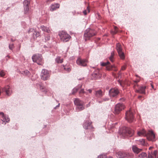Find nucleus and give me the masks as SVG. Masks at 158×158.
I'll return each instance as SVG.
<instances>
[{
	"label": "nucleus",
	"instance_id": "58",
	"mask_svg": "<svg viewBox=\"0 0 158 158\" xmlns=\"http://www.w3.org/2000/svg\"><path fill=\"white\" fill-rule=\"evenodd\" d=\"M42 89H44V87H43V88H42Z\"/></svg>",
	"mask_w": 158,
	"mask_h": 158
},
{
	"label": "nucleus",
	"instance_id": "32",
	"mask_svg": "<svg viewBox=\"0 0 158 158\" xmlns=\"http://www.w3.org/2000/svg\"><path fill=\"white\" fill-rule=\"evenodd\" d=\"M139 156L141 158H147V154L144 152L141 153L139 155Z\"/></svg>",
	"mask_w": 158,
	"mask_h": 158
},
{
	"label": "nucleus",
	"instance_id": "60",
	"mask_svg": "<svg viewBox=\"0 0 158 158\" xmlns=\"http://www.w3.org/2000/svg\"><path fill=\"white\" fill-rule=\"evenodd\" d=\"M7 56L8 57H9V56Z\"/></svg>",
	"mask_w": 158,
	"mask_h": 158
},
{
	"label": "nucleus",
	"instance_id": "11",
	"mask_svg": "<svg viewBox=\"0 0 158 158\" xmlns=\"http://www.w3.org/2000/svg\"><path fill=\"white\" fill-rule=\"evenodd\" d=\"M146 136L149 140L153 141L155 140V135L152 131H149L147 133Z\"/></svg>",
	"mask_w": 158,
	"mask_h": 158
},
{
	"label": "nucleus",
	"instance_id": "33",
	"mask_svg": "<svg viewBox=\"0 0 158 158\" xmlns=\"http://www.w3.org/2000/svg\"><path fill=\"white\" fill-rule=\"evenodd\" d=\"M110 64V62L108 61L106 62H101L100 63L101 65L102 66L106 67L107 65V64Z\"/></svg>",
	"mask_w": 158,
	"mask_h": 158
},
{
	"label": "nucleus",
	"instance_id": "3",
	"mask_svg": "<svg viewBox=\"0 0 158 158\" xmlns=\"http://www.w3.org/2000/svg\"><path fill=\"white\" fill-rule=\"evenodd\" d=\"M32 59L34 62H36L38 64L41 65L43 64L42 55L39 54L33 55Z\"/></svg>",
	"mask_w": 158,
	"mask_h": 158
},
{
	"label": "nucleus",
	"instance_id": "16",
	"mask_svg": "<svg viewBox=\"0 0 158 158\" xmlns=\"http://www.w3.org/2000/svg\"><path fill=\"white\" fill-rule=\"evenodd\" d=\"M0 115L2 116V120L3 122H8L10 120V118H9L8 116L5 115L3 112H0Z\"/></svg>",
	"mask_w": 158,
	"mask_h": 158
},
{
	"label": "nucleus",
	"instance_id": "31",
	"mask_svg": "<svg viewBox=\"0 0 158 158\" xmlns=\"http://www.w3.org/2000/svg\"><path fill=\"white\" fill-rule=\"evenodd\" d=\"M114 51H112L111 52L110 56L109 57V59L112 62H113L114 61Z\"/></svg>",
	"mask_w": 158,
	"mask_h": 158
},
{
	"label": "nucleus",
	"instance_id": "46",
	"mask_svg": "<svg viewBox=\"0 0 158 158\" xmlns=\"http://www.w3.org/2000/svg\"><path fill=\"white\" fill-rule=\"evenodd\" d=\"M124 100H125V99L123 98H121L119 99V101H124Z\"/></svg>",
	"mask_w": 158,
	"mask_h": 158
},
{
	"label": "nucleus",
	"instance_id": "61",
	"mask_svg": "<svg viewBox=\"0 0 158 158\" xmlns=\"http://www.w3.org/2000/svg\"><path fill=\"white\" fill-rule=\"evenodd\" d=\"M88 105H90V103H89Z\"/></svg>",
	"mask_w": 158,
	"mask_h": 158
},
{
	"label": "nucleus",
	"instance_id": "12",
	"mask_svg": "<svg viewBox=\"0 0 158 158\" xmlns=\"http://www.w3.org/2000/svg\"><path fill=\"white\" fill-rule=\"evenodd\" d=\"M2 91L5 92L6 94L8 96H10L11 94V91L10 89V86L7 85L2 89Z\"/></svg>",
	"mask_w": 158,
	"mask_h": 158
},
{
	"label": "nucleus",
	"instance_id": "52",
	"mask_svg": "<svg viewBox=\"0 0 158 158\" xmlns=\"http://www.w3.org/2000/svg\"><path fill=\"white\" fill-rule=\"evenodd\" d=\"M43 92H45V93H46L47 92V90L45 89L43 91Z\"/></svg>",
	"mask_w": 158,
	"mask_h": 158
},
{
	"label": "nucleus",
	"instance_id": "27",
	"mask_svg": "<svg viewBox=\"0 0 158 158\" xmlns=\"http://www.w3.org/2000/svg\"><path fill=\"white\" fill-rule=\"evenodd\" d=\"M136 143L139 145H144L145 144V140L143 139L137 140Z\"/></svg>",
	"mask_w": 158,
	"mask_h": 158
},
{
	"label": "nucleus",
	"instance_id": "53",
	"mask_svg": "<svg viewBox=\"0 0 158 158\" xmlns=\"http://www.w3.org/2000/svg\"><path fill=\"white\" fill-rule=\"evenodd\" d=\"M142 97V96H139L138 97V98H141V97Z\"/></svg>",
	"mask_w": 158,
	"mask_h": 158
},
{
	"label": "nucleus",
	"instance_id": "19",
	"mask_svg": "<svg viewBox=\"0 0 158 158\" xmlns=\"http://www.w3.org/2000/svg\"><path fill=\"white\" fill-rule=\"evenodd\" d=\"M157 150H155L153 152H151L150 153L149 152L148 156V158H158L157 156Z\"/></svg>",
	"mask_w": 158,
	"mask_h": 158
},
{
	"label": "nucleus",
	"instance_id": "55",
	"mask_svg": "<svg viewBox=\"0 0 158 158\" xmlns=\"http://www.w3.org/2000/svg\"><path fill=\"white\" fill-rule=\"evenodd\" d=\"M151 86L152 88H153V85L151 84Z\"/></svg>",
	"mask_w": 158,
	"mask_h": 158
},
{
	"label": "nucleus",
	"instance_id": "29",
	"mask_svg": "<svg viewBox=\"0 0 158 158\" xmlns=\"http://www.w3.org/2000/svg\"><path fill=\"white\" fill-rule=\"evenodd\" d=\"M113 68H115V66L114 65H107L106 67V70L109 71L113 70Z\"/></svg>",
	"mask_w": 158,
	"mask_h": 158
},
{
	"label": "nucleus",
	"instance_id": "34",
	"mask_svg": "<svg viewBox=\"0 0 158 158\" xmlns=\"http://www.w3.org/2000/svg\"><path fill=\"white\" fill-rule=\"evenodd\" d=\"M50 39V36L49 34H47L45 35V42L49 40Z\"/></svg>",
	"mask_w": 158,
	"mask_h": 158
},
{
	"label": "nucleus",
	"instance_id": "14",
	"mask_svg": "<svg viewBox=\"0 0 158 158\" xmlns=\"http://www.w3.org/2000/svg\"><path fill=\"white\" fill-rule=\"evenodd\" d=\"M99 70L98 69H96L92 74L91 79L92 80H95L98 77H100L99 73Z\"/></svg>",
	"mask_w": 158,
	"mask_h": 158
},
{
	"label": "nucleus",
	"instance_id": "24",
	"mask_svg": "<svg viewBox=\"0 0 158 158\" xmlns=\"http://www.w3.org/2000/svg\"><path fill=\"white\" fill-rule=\"evenodd\" d=\"M147 133L145 130L144 129H143L137 132V134L139 136H141L142 135L146 136Z\"/></svg>",
	"mask_w": 158,
	"mask_h": 158
},
{
	"label": "nucleus",
	"instance_id": "8",
	"mask_svg": "<svg viewBox=\"0 0 158 158\" xmlns=\"http://www.w3.org/2000/svg\"><path fill=\"white\" fill-rule=\"evenodd\" d=\"M119 93V90L117 88H112L109 91V94L112 97L117 98Z\"/></svg>",
	"mask_w": 158,
	"mask_h": 158
},
{
	"label": "nucleus",
	"instance_id": "17",
	"mask_svg": "<svg viewBox=\"0 0 158 158\" xmlns=\"http://www.w3.org/2000/svg\"><path fill=\"white\" fill-rule=\"evenodd\" d=\"M60 6V5L59 4L54 3L52 4L50 6V10L52 11L56 10L57 9L59 8Z\"/></svg>",
	"mask_w": 158,
	"mask_h": 158
},
{
	"label": "nucleus",
	"instance_id": "57",
	"mask_svg": "<svg viewBox=\"0 0 158 158\" xmlns=\"http://www.w3.org/2000/svg\"><path fill=\"white\" fill-rule=\"evenodd\" d=\"M120 84L121 85H122L121 84L120 82H119Z\"/></svg>",
	"mask_w": 158,
	"mask_h": 158
},
{
	"label": "nucleus",
	"instance_id": "26",
	"mask_svg": "<svg viewBox=\"0 0 158 158\" xmlns=\"http://www.w3.org/2000/svg\"><path fill=\"white\" fill-rule=\"evenodd\" d=\"M82 87V85H79L77 87L73 88L72 91V94H75L79 89L81 88Z\"/></svg>",
	"mask_w": 158,
	"mask_h": 158
},
{
	"label": "nucleus",
	"instance_id": "30",
	"mask_svg": "<svg viewBox=\"0 0 158 158\" xmlns=\"http://www.w3.org/2000/svg\"><path fill=\"white\" fill-rule=\"evenodd\" d=\"M55 61L57 63H62L63 62V59L60 56H57L55 59Z\"/></svg>",
	"mask_w": 158,
	"mask_h": 158
},
{
	"label": "nucleus",
	"instance_id": "40",
	"mask_svg": "<svg viewBox=\"0 0 158 158\" xmlns=\"http://www.w3.org/2000/svg\"><path fill=\"white\" fill-rule=\"evenodd\" d=\"M5 74V72L3 71H1L0 72V75L1 77H4Z\"/></svg>",
	"mask_w": 158,
	"mask_h": 158
},
{
	"label": "nucleus",
	"instance_id": "47",
	"mask_svg": "<svg viewBox=\"0 0 158 158\" xmlns=\"http://www.w3.org/2000/svg\"><path fill=\"white\" fill-rule=\"evenodd\" d=\"M97 102H98V103H102V102H103V100L102 99L100 100V101H99V100H98L97 101Z\"/></svg>",
	"mask_w": 158,
	"mask_h": 158
},
{
	"label": "nucleus",
	"instance_id": "48",
	"mask_svg": "<svg viewBox=\"0 0 158 158\" xmlns=\"http://www.w3.org/2000/svg\"><path fill=\"white\" fill-rule=\"evenodd\" d=\"M126 67L124 66H122L121 68L122 70H124L125 69Z\"/></svg>",
	"mask_w": 158,
	"mask_h": 158
},
{
	"label": "nucleus",
	"instance_id": "37",
	"mask_svg": "<svg viewBox=\"0 0 158 158\" xmlns=\"http://www.w3.org/2000/svg\"><path fill=\"white\" fill-rule=\"evenodd\" d=\"M63 67L64 69L68 72H69L71 71V69L70 67L66 68L64 65L63 66Z\"/></svg>",
	"mask_w": 158,
	"mask_h": 158
},
{
	"label": "nucleus",
	"instance_id": "43",
	"mask_svg": "<svg viewBox=\"0 0 158 158\" xmlns=\"http://www.w3.org/2000/svg\"><path fill=\"white\" fill-rule=\"evenodd\" d=\"M35 35L36 37H38L40 35V33L38 31H35Z\"/></svg>",
	"mask_w": 158,
	"mask_h": 158
},
{
	"label": "nucleus",
	"instance_id": "28",
	"mask_svg": "<svg viewBox=\"0 0 158 158\" xmlns=\"http://www.w3.org/2000/svg\"><path fill=\"white\" fill-rule=\"evenodd\" d=\"M41 28L43 31L46 32L48 33L50 32V31L48 27H45L44 26H41Z\"/></svg>",
	"mask_w": 158,
	"mask_h": 158
},
{
	"label": "nucleus",
	"instance_id": "25",
	"mask_svg": "<svg viewBox=\"0 0 158 158\" xmlns=\"http://www.w3.org/2000/svg\"><path fill=\"white\" fill-rule=\"evenodd\" d=\"M84 105H81L76 106V110L77 111H81L84 109Z\"/></svg>",
	"mask_w": 158,
	"mask_h": 158
},
{
	"label": "nucleus",
	"instance_id": "9",
	"mask_svg": "<svg viewBox=\"0 0 158 158\" xmlns=\"http://www.w3.org/2000/svg\"><path fill=\"white\" fill-rule=\"evenodd\" d=\"M125 108L124 105L123 104L119 103L115 106L114 113L115 114H118Z\"/></svg>",
	"mask_w": 158,
	"mask_h": 158
},
{
	"label": "nucleus",
	"instance_id": "6",
	"mask_svg": "<svg viewBox=\"0 0 158 158\" xmlns=\"http://www.w3.org/2000/svg\"><path fill=\"white\" fill-rule=\"evenodd\" d=\"M116 49L120 58L122 59H124L125 58L124 54L122 51L121 45L119 43L116 44Z\"/></svg>",
	"mask_w": 158,
	"mask_h": 158
},
{
	"label": "nucleus",
	"instance_id": "15",
	"mask_svg": "<svg viewBox=\"0 0 158 158\" xmlns=\"http://www.w3.org/2000/svg\"><path fill=\"white\" fill-rule=\"evenodd\" d=\"M24 7L25 10V13H27L29 10V5L30 4V2L27 0H25L23 2Z\"/></svg>",
	"mask_w": 158,
	"mask_h": 158
},
{
	"label": "nucleus",
	"instance_id": "62",
	"mask_svg": "<svg viewBox=\"0 0 158 158\" xmlns=\"http://www.w3.org/2000/svg\"><path fill=\"white\" fill-rule=\"evenodd\" d=\"M87 106V107H88V105Z\"/></svg>",
	"mask_w": 158,
	"mask_h": 158
},
{
	"label": "nucleus",
	"instance_id": "23",
	"mask_svg": "<svg viewBox=\"0 0 158 158\" xmlns=\"http://www.w3.org/2000/svg\"><path fill=\"white\" fill-rule=\"evenodd\" d=\"M91 123L89 121H86L84 122L83 124V127L85 129H88V127L90 126Z\"/></svg>",
	"mask_w": 158,
	"mask_h": 158
},
{
	"label": "nucleus",
	"instance_id": "1",
	"mask_svg": "<svg viewBox=\"0 0 158 158\" xmlns=\"http://www.w3.org/2000/svg\"><path fill=\"white\" fill-rule=\"evenodd\" d=\"M96 34V31L93 29L88 28L85 31L84 34V38L85 41L95 35Z\"/></svg>",
	"mask_w": 158,
	"mask_h": 158
},
{
	"label": "nucleus",
	"instance_id": "7",
	"mask_svg": "<svg viewBox=\"0 0 158 158\" xmlns=\"http://www.w3.org/2000/svg\"><path fill=\"white\" fill-rule=\"evenodd\" d=\"M50 74L48 71L46 69H42L41 73V79L44 80H46L49 78Z\"/></svg>",
	"mask_w": 158,
	"mask_h": 158
},
{
	"label": "nucleus",
	"instance_id": "51",
	"mask_svg": "<svg viewBox=\"0 0 158 158\" xmlns=\"http://www.w3.org/2000/svg\"><path fill=\"white\" fill-rule=\"evenodd\" d=\"M59 106H60V103H59L58 104L57 106H56L55 108H56L57 107H59Z\"/></svg>",
	"mask_w": 158,
	"mask_h": 158
},
{
	"label": "nucleus",
	"instance_id": "49",
	"mask_svg": "<svg viewBox=\"0 0 158 158\" xmlns=\"http://www.w3.org/2000/svg\"><path fill=\"white\" fill-rule=\"evenodd\" d=\"M117 70V69L116 68V67H115V68H113V70H112V71H116Z\"/></svg>",
	"mask_w": 158,
	"mask_h": 158
},
{
	"label": "nucleus",
	"instance_id": "42",
	"mask_svg": "<svg viewBox=\"0 0 158 158\" xmlns=\"http://www.w3.org/2000/svg\"><path fill=\"white\" fill-rule=\"evenodd\" d=\"M14 46L13 44H9V48L11 50H12L14 48Z\"/></svg>",
	"mask_w": 158,
	"mask_h": 158
},
{
	"label": "nucleus",
	"instance_id": "4",
	"mask_svg": "<svg viewBox=\"0 0 158 158\" xmlns=\"http://www.w3.org/2000/svg\"><path fill=\"white\" fill-rule=\"evenodd\" d=\"M59 35L61 40L66 42L69 41L71 38L70 36L64 31H61L59 33Z\"/></svg>",
	"mask_w": 158,
	"mask_h": 158
},
{
	"label": "nucleus",
	"instance_id": "59",
	"mask_svg": "<svg viewBox=\"0 0 158 158\" xmlns=\"http://www.w3.org/2000/svg\"><path fill=\"white\" fill-rule=\"evenodd\" d=\"M11 40L12 41H14L12 40V39H11Z\"/></svg>",
	"mask_w": 158,
	"mask_h": 158
},
{
	"label": "nucleus",
	"instance_id": "2",
	"mask_svg": "<svg viewBox=\"0 0 158 158\" xmlns=\"http://www.w3.org/2000/svg\"><path fill=\"white\" fill-rule=\"evenodd\" d=\"M134 134V131L130 128L123 127L122 129L121 135L123 137H131Z\"/></svg>",
	"mask_w": 158,
	"mask_h": 158
},
{
	"label": "nucleus",
	"instance_id": "45",
	"mask_svg": "<svg viewBox=\"0 0 158 158\" xmlns=\"http://www.w3.org/2000/svg\"><path fill=\"white\" fill-rule=\"evenodd\" d=\"M86 90L87 91H88L89 93H91L92 92V90L91 89H86Z\"/></svg>",
	"mask_w": 158,
	"mask_h": 158
},
{
	"label": "nucleus",
	"instance_id": "22",
	"mask_svg": "<svg viewBox=\"0 0 158 158\" xmlns=\"http://www.w3.org/2000/svg\"><path fill=\"white\" fill-rule=\"evenodd\" d=\"M95 96L98 98H101L103 96L102 92L101 90L95 91Z\"/></svg>",
	"mask_w": 158,
	"mask_h": 158
},
{
	"label": "nucleus",
	"instance_id": "50",
	"mask_svg": "<svg viewBox=\"0 0 158 158\" xmlns=\"http://www.w3.org/2000/svg\"><path fill=\"white\" fill-rule=\"evenodd\" d=\"M33 30H33V29H29V30L28 31V32H29V33H30V31H31V30H32V31H33Z\"/></svg>",
	"mask_w": 158,
	"mask_h": 158
},
{
	"label": "nucleus",
	"instance_id": "41",
	"mask_svg": "<svg viewBox=\"0 0 158 158\" xmlns=\"http://www.w3.org/2000/svg\"><path fill=\"white\" fill-rule=\"evenodd\" d=\"M117 27H114V31H112V33H113V34H116L117 32L118 31L117 30Z\"/></svg>",
	"mask_w": 158,
	"mask_h": 158
},
{
	"label": "nucleus",
	"instance_id": "18",
	"mask_svg": "<svg viewBox=\"0 0 158 158\" xmlns=\"http://www.w3.org/2000/svg\"><path fill=\"white\" fill-rule=\"evenodd\" d=\"M146 86H142L140 87L138 89H136L135 92L141 94H145V93Z\"/></svg>",
	"mask_w": 158,
	"mask_h": 158
},
{
	"label": "nucleus",
	"instance_id": "35",
	"mask_svg": "<svg viewBox=\"0 0 158 158\" xmlns=\"http://www.w3.org/2000/svg\"><path fill=\"white\" fill-rule=\"evenodd\" d=\"M87 11H88V12L89 13L90 11L89 9V7H87L86 10H85L83 11V13L84 15H86L87 14Z\"/></svg>",
	"mask_w": 158,
	"mask_h": 158
},
{
	"label": "nucleus",
	"instance_id": "5",
	"mask_svg": "<svg viewBox=\"0 0 158 158\" xmlns=\"http://www.w3.org/2000/svg\"><path fill=\"white\" fill-rule=\"evenodd\" d=\"M126 119L129 123H132L134 121V117L132 112L130 109L126 113Z\"/></svg>",
	"mask_w": 158,
	"mask_h": 158
},
{
	"label": "nucleus",
	"instance_id": "38",
	"mask_svg": "<svg viewBox=\"0 0 158 158\" xmlns=\"http://www.w3.org/2000/svg\"><path fill=\"white\" fill-rule=\"evenodd\" d=\"M79 93L80 94H87V93L84 91V89H81L79 92Z\"/></svg>",
	"mask_w": 158,
	"mask_h": 158
},
{
	"label": "nucleus",
	"instance_id": "20",
	"mask_svg": "<svg viewBox=\"0 0 158 158\" xmlns=\"http://www.w3.org/2000/svg\"><path fill=\"white\" fill-rule=\"evenodd\" d=\"M133 152L135 153L138 154L142 151V149L138 148L135 145H133L132 147Z\"/></svg>",
	"mask_w": 158,
	"mask_h": 158
},
{
	"label": "nucleus",
	"instance_id": "39",
	"mask_svg": "<svg viewBox=\"0 0 158 158\" xmlns=\"http://www.w3.org/2000/svg\"><path fill=\"white\" fill-rule=\"evenodd\" d=\"M106 156L105 155H101L98 156L97 158H106Z\"/></svg>",
	"mask_w": 158,
	"mask_h": 158
},
{
	"label": "nucleus",
	"instance_id": "44",
	"mask_svg": "<svg viewBox=\"0 0 158 158\" xmlns=\"http://www.w3.org/2000/svg\"><path fill=\"white\" fill-rule=\"evenodd\" d=\"M103 102L108 101L109 100V98H105L102 99Z\"/></svg>",
	"mask_w": 158,
	"mask_h": 158
},
{
	"label": "nucleus",
	"instance_id": "56",
	"mask_svg": "<svg viewBox=\"0 0 158 158\" xmlns=\"http://www.w3.org/2000/svg\"><path fill=\"white\" fill-rule=\"evenodd\" d=\"M152 147H150L149 148V149H151L152 148Z\"/></svg>",
	"mask_w": 158,
	"mask_h": 158
},
{
	"label": "nucleus",
	"instance_id": "10",
	"mask_svg": "<svg viewBox=\"0 0 158 158\" xmlns=\"http://www.w3.org/2000/svg\"><path fill=\"white\" fill-rule=\"evenodd\" d=\"M76 63L79 65L85 66L87 65V61L86 59H83L79 58L77 60Z\"/></svg>",
	"mask_w": 158,
	"mask_h": 158
},
{
	"label": "nucleus",
	"instance_id": "21",
	"mask_svg": "<svg viewBox=\"0 0 158 158\" xmlns=\"http://www.w3.org/2000/svg\"><path fill=\"white\" fill-rule=\"evenodd\" d=\"M74 103L76 106H77L81 105H84V102L78 98H76L74 100Z\"/></svg>",
	"mask_w": 158,
	"mask_h": 158
},
{
	"label": "nucleus",
	"instance_id": "36",
	"mask_svg": "<svg viewBox=\"0 0 158 158\" xmlns=\"http://www.w3.org/2000/svg\"><path fill=\"white\" fill-rule=\"evenodd\" d=\"M22 73L23 75H28L30 73V72L28 71L27 70H25V71H24Z\"/></svg>",
	"mask_w": 158,
	"mask_h": 158
},
{
	"label": "nucleus",
	"instance_id": "13",
	"mask_svg": "<svg viewBox=\"0 0 158 158\" xmlns=\"http://www.w3.org/2000/svg\"><path fill=\"white\" fill-rule=\"evenodd\" d=\"M116 156L117 157L119 158H123L125 157H128L129 156V154L127 153L122 152H119L116 154Z\"/></svg>",
	"mask_w": 158,
	"mask_h": 158
},
{
	"label": "nucleus",
	"instance_id": "54",
	"mask_svg": "<svg viewBox=\"0 0 158 158\" xmlns=\"http://www.w3.org/2000/svg\"><path fill=\"white\" fill-rule=\"evenodd\" d=\"M54 0H48V1L49 2H52L54 1Z\"/></svg>",
	"mask_w": 158,
	"mask_h": 158
}]
</instances>
